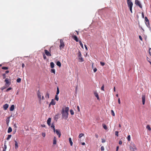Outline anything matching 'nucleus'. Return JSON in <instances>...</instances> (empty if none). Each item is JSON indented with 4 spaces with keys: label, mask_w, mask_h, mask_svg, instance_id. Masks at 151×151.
<instances>
[{
    "label": "nucleus",
    "mask_w": 151,
    "mask_h": 151,
    "mask_svg": "<svg viewBox=\"0 0 151 151\" xmlns=\"http://www.w3.org/2000/svg\"><path fill=\"white\" fill-rule=\"evenodd\" d=\"M69 108L68 107H66L65 109L63 108L61 113L62 115L63 118L66 120L68 117Z\"/></svg>",
    "instance_id": "obj_1"
},
{
    "label": "nucleus",
    "mask_w": 151,
    "mask_h": 151,
    "mask_svg": "<svg viewBox=\"0 0 151 151\" xmlns=\"http://www.w3.org/2000/svg\"><path fill=\"white\" fill-rule=\"evenodd\" d=\"M127 3L128 6L129 8L130 11L131 13H132V7L133 5L132 2V1H131L129 2H127Z\"/></svg>",
    "instance_id": "obj_2"
},
{
    "label": "nucleus",
    "mask_w": 151,
    "mask_h": 151,
    "mask_svg": "<svg viewBox=\"0 0 151 151\" xmlns=\"http://www.w3.org/2000/svg\"><path fill=\"white\" fill-rule=\"evenodd\" d=\"M60 50H61L65 46V45L63 41V40L61 39L60 40Z\"/></svg>",
    "instance_id": "obj_3"
},
{
    "label": "nucleus",
    "mask_w": 151,
    "mask_h": 151,
    "mask_svg": "<svg viewBox=\"0 0 151 151\" xmlns=\"http://www.w3.org/2000/svg\"><path fill=\"white\" fill-rule=\"evenodd\" d=\"M130 149L131 151H134L136 150L135 145L134 144H131L130 146Z\"/></svg>",
    "instance_id": "obj_4"
},
{
    "label": "nucleus",
    "mask_w": 151,
    "mask_h": 151,
    "mask_svg": "<svg viewBox=\"0 0 151 151\" xmlns=\"http://www.w3.org/2000/svg\"><path fill=\"white\" fill-rule=\"evenodd\" d=\"M135 4L137 6H138L140 8H142V6L140 2L138 0H135Z\"/></svg>",
    "instance_id": "obj_5"
},
{
    "label": "nucleus",
    "mask_w": 151,
    "mask_h": 151,
    "mask_svg": "<svg viewBox=\"0 0 151 151\" xmlns=\"http://www.w3.org/2000/svg\"><path fill=\"white\" fill-rule=\"evenodd\" d=\"M145 23H146V25L148 27H150V24L149 23V21L148 19H147V17H145Z\"/></svg>",
    "instance_id": "obj_6"
},
{
    "label": "nucleus",
    "mask_w": 151,
    "mask_h": 151,
    "mask_svg": "<svg viewBox=\"0 0 151 151\" xmlns=\"http://www.w3.org/2000/svg\"><path fill=\"white\" fill-rule=\"evenodd\" d=\"M78 57L79 61L81 62H83L84 61L83 59L81 57V54L80 51H79L78 53Z\"/></svg>",
    "instance_id": "obj_7"
},
{
    "label": "nucleus",
    "mask_w": 151,
    "mask_h": 151,
    "mask_svg": "<svg viewBox=\"0 0 151 151\" xmlns=\"http://www.w3.org/2000/svg\"><path fill=\"white\" fill-rule=\"evenodd\" d=\"M45 54L46 55L48 56H51V55L50 53V52L48 51L47 50H44Z\"/></svg>",
    "instance_id": "obj_8"
},
{
    "label": "nucleus",
    "mask_w": 151,
    "mask_h": 151,
    "mask_svg": "<svg viewBox=\"0 0 151 151\" xmlns=\"http://www.w3.org/2000/svg\"><path fill=\"white\" fill-rule=\"evenodd\" d=\"M55 132H56V134L58 136V137L60 138L61 135L60 131L58 129H56L55 130Z\"/></svg>",
    "instance_id": "obj_9"
},
{
    "label": "nucleus",
    "mask_w": 151,
    "mask_h": 151,
    "mask_svg": "<svg viewBox=\"0 0 151 151\" xmlns=\"http://www.w3.org/2000/svg\"><path fill=\"white\" fill-rule=\"evenodd\" d=\"M5 82H6V85H8L7 87L9 86L10 85V82L9 81L8 79L6 78L5 80Z\"/></svg>",
    "instance_id": "obj_10"
},
{
    "label": "nucleus",
    "mask_w": 151,
    "mask_h": 151,
    "mask_svg": "<svg viewBox=\"0 0 151 151\" xmlns=\"http://www.w3.org/2000/svg\"><path fill=\"white\" fill-rule=\"evenodd\" d=\"M142 104L143 105H144L145 104V95H143L142 96Z\"/></svg>",
    "instance_id": "obj_11"
},
{
    "label": "nucleus",
    "mask_w": 151,
    "mask_h": 151,
    "mask_svg": "<svg viewBox=\"0 0 151 151\" xmlns=\"http://www.w3.org/2000/svg\"><path fill=\"white\" fill-rule=\"evenodd\" d=\"M37 96L38 98L39 99L40 101L41 100V95L39 90H38L37 92Z\"/></svg>",
    "instance_id": "obj_12"
},
{
    "label": "nucleus",
    "mask_w": 151,
    "mask_h": 151,
    "mask_svg": "<svg viewBox=\"0 0 151 151\" xmlns=\"http://www.w3.org/2000/svg\"><path fill=\"white\" fill-rule=\"evenodd\" d=\"M9 107V105L7 104H6L4 105L3 106V108L4 110H6Z\"/></svg>",
    "instance_id": "obj_13"
},
{
    "label": "nucleus",
    "mask_w": 151,
    "mask_h": 151,
    "mask_svg": "<svg viewBox=\"0 0 151 151\" xmlns=\"http://www.w3.org/2000/svg\"><path fill=\"white\" fill-rule=\"evenodd\" d=\"M6 148L7 147L6 145V141H5V142L4 144V147H3V150L2 151H6Z\"/></svg>",
    "instance_id": "obj_14"
},
{
    "label": "nucleus",
    "mask_w": 151,
    "mask_h": 151,
    "mask_svg": "<svg viewBox=\"0 0 151 151\" xmlns=\"http://www.w3.org/2000/svg\"><path fill=\"white\" fill-rule=\"evenodd\" d=\"M51 67V69L50 70V72L51 73H54V74H55V69L53 68L54 67Z\"/></svg>",
    "instance_id": "obj_15"
},
{
    "label": "nucleus",
    "mask_w": 151,
    "mask_h": 151,
    "mask_svg": "<svg viewBox=\"0 0 151 151\" xmlns=\"http://www.w3.org/2000/svg\"><path fill=\"white\" fill-rule=\"evenodd\" d=\"M51 122V118H48L47 121V123L48 125L50 126V122Z\"/></svg>",
    "instance_id": "obj_16"
},
{
    "label": "nucleus",
    "mask_w": 151,
    "mask_h": 151,
    "mask_svg": "<svg viewBox=\"0 0 151 151\" xmlns=\"http://www.w3.org/2000/svg\"><path fill=\"white\" fill-rule=\"evenodd\" d=\"M57 143V138L55 137H54L53 140V144L56 145Z\"/></svg>",
    "instance_id": "obj_17"
},
{
    "label": "nucleus",
    "mask_w": 151,
    "mask_h": 151,
    "mask_svg": "<svg viewBox=\"0 0 151 151\" xmlns=\"http://www.w3.org/2000/svg\"><path fill=\"white\" fill-rule=\"evenodd\" d=\"M72 38L74 39L76 42H78V40L77 37L76 35H73L72 36Z\"/></svg>",
    "instance_id": "obj_18"
},
{
    "label": "nucleus",
    "mask_w": 151,
    "mask_h": 151,
    "mask_svg": "<svg viewBox=\"0 0 151 151\" xmlns=\"http://www.w3.org/2000/svg\"><path fill=\"white\" fill-rule=\"evenodd\" d=\"M55 102L53 99H52L51 102H50V104L52 105H55Z\"/></svg>",
    "instance_id": "obj_19"
},
{
    "label": "nucleus",
    "mask_w": 151,
    "mask_h": 151,
    "mask_svg": "<svg viewBox=\"0 0 151 151\" xmlns=\"http://www.w3.org/2000/svg\"><path fill=\"white\" fill-rule=\"evenodd\" d=\"M10 117H8L6 120V124H7V126L9 125V119L10 118Z\"/></svg>",
    "instance_id": "obj_20"
},
{
    "label": "nucleus",
    "mask_w": 151,
    "mask_h": 151,
    "mask_svg": "<svg viewBox=\"0 0 151 151\" xmlns=\"http://www.w3.org/2000/svg\"><path fill=\"white\" fill-rule=\"evenodd\" d=\"M14 109V105H12L10 108V111H13Z\"/></svg>",
    "instance_id": "obj_21"
},
{
    "label": "nucleus",
    "mask_w": 151,
    "mask_h": 151,
    "mask_svg": "<svg viewBox=\"0 0 151 151\" xmlns=\"http://www.w3.org/2000/svg\"><path fill=\"white\" fill-rule=\"evenodd\" d=\"M94 94L95 96L97 98V99L98 100H99V95H98V93L96 92H95L94 93Z\"/></svg>",
    "instance_id": "obj_22"
},
{
    "label": "nucleus",
    "mask_w": 151,
    "mask_h": 151,
    "mask_svg": "<svg viewBox=\"0 0 151 151\" xmlns=\"http://www.w3.org/2000/svg\"><path fill=\"white\" fill-rule=\"evenodd\" d=\"M69 141L70 145L72 146L73 145V143L72 141L71 138H69Z\"/></svg>",
    "instance_id": "obj_23"
},
{
    "label": "nucleus",
    "mask_w": 151,
    "mask_h": 151,
    "mask_svg": "<svg viewBox=\"0 0 151 151\" xmlns=\"http://www.w3.org/2000/svg\"><path fill=\"white\" fill-rule=\"evenodd\" d=\"M12 131V128L11 127H9L8 130V133H9L11 132Z\"/></svg>",
    "instance_id": "obj_24"
},
{
    "label": "nucleus",
    "mask_w": 151,
    "mask_h": 151,
    "mask_svg": "<svg viewBox=\"0 0 151 151\" xmlns=\"http://www.w3.org/2000/svg\"><path fill=\"white\" fill-rule=\"evenodd\" d=\"M45 97L46 98H49V94L48 92H46Z\"/></svg>",
    "instance_id": "obj_25"
},
{
    "label": "nucleus",
    "mask_w": 151,
    "mask_h": 151,
    "mask_svg": "<svg viewBox=\"0 0 151 151\" xmlns=\"http://www.w3.org/2000/svg\"><path fill=\"white\" fill-rule=\"evenodd\" d=\"M15 142V148L16 149H17L18 148V143L16 141H14Z\"/></svg>",
    "instance_id": "obj_26"
},
{
    "label": "nucleus",
    "mask_w": 151,
    "mask_h": 151,
    "mask_svg": "<svg viewBox=\"0 0 151 151\" xmlns=\"http://www.w3.org/2000/svg\"><path fill=\"white\" fill-rule=\"evenodd\" d=\"M55 125H54V124H52L51 126V127L53 128V129L54 132H55Z\"/></svg>",
    "instance_id": "obj_27"
},
{
    "label": "nucleus",
    "mask_w": 151,
    "mask_h": 151,
    "mask_svg": "<svg viewBox=\"0 0 151 151\" xmlns=\"http://www.w3.org/2000/svg\"><path fill=\"white\" fill-rule=\"evenodd\" d=\"M146 128L149 131H150L151 130V128L150 127V126L149 125H147L146 126Z\"/></svg>",
    "instance_id": "obj_28"
},
{
    "label": "nucleus",
    "mask_w": 151,
    "mask_h": 151,
    "mask_svg": "<svg viewBox=\"0 0 151 151\" xmlns=\"http://www.w3.org/2000/svg\"><path fill=\"white\" fill-rule=\"evenodd\" d=\"M19 59V58H14L12 60L13 62H15L16 61L18 60Z\"/></svg>",
    "instance_id": "obj_29"
},
{
    "label": "nucleus",
    "mask_w": 151,
    "mask_h": 151,
    "mask_svg": "<svg viewBox=\"0 0 151 151\" xmlns=\"http://www.w3.org/2000/svg\"><path fill=\"white\" fill-rule=\"evenodd\" d=\"M56 65L58 66H61V63L60 61H58L56 63Z\"/></svg>",
    "instance_id": "obj_30"
},
{
    "label": "nucleus",
    "mask_w": 151,
    "mask_h": 151,
    "mask_svg": "<svg viewBox=\"0 0 151 151\" xmlns=\"http://www.w3.org/2000/svg\"><path fill=\"white\" fill-rule=\"evenodd\" d=\"M59 93V90L58 87L57 88L56 95H58Z\"/></svg>",
    "instance_id": "obj_31"
},
{
    "label": "nucleus",
    "mask_w": 151,
    "mask_h": 151,
    "mask_svg": "<svg viewBox=\"0 0 151 151\" xmlns=\"http://www.w3.org/2000/svg\"><path fill=\"white\" fill-rule=\"evenodd\" d=\"M70 111L71 115H73L74 114V111L72 109H70Z\"/></svg>",
    "instance_id": "obj_32"
},
{
    "label": "nucleus",
    "mask_w": 151,
    "mask_h": 151,
    "mask_svg": "<svg viewBox=\"0 0 151 151\" xmlns=\"http://www.w3.org/2000/svg\"><path fill=\"white\" fill-rule=\"evenodd\" d=\"M12 137V135H8V137L6 138V139L7 140H9Z\"/></svg>",
    "instance_id": "obj_33"
},
{
    "label": "nucleus",
    "mask_w": 151,
    "mask_h": 151,
    "mask_svg": "<svg viewBox=\"0 0 151 151\" xmlns=\"http://www.w3.org/2000/svg\"><path fill=\"white\" fill-rule=\"evenodd\" d=\"M21 79L20 78H18L17 80V81L18 83H20L21 82Z\"/></svg>",
    "instance_id": "obj_34"
},
{
    "label": "nucleus",
    "mask_w": 151,
    "mask_h": 151,
    "mask_svg": "<svg viewBox=\"0 0 151 151\" xmlns=\"http://www.w3.org/2000/svg\"><path fill=\"white\" fill-rule=\"evenodd\" d=\"M55 99L57 101H58L59 100V98L58 96V95H56L55 96Z\"/></svg>",
    "instance_id": "obj_35"
},
{
    "label": "nucleus",
    "mask_w": 151,
    "mask_h": 151,
    "mask_svg": "<svg viewBox=\"0 0 151 151\" xmlns=\"http://www.w3.org/2000/svg\"><path fill=\"white\" fill-rule=\"evenodd\" d=\"M103 128L105 129L106 130L107 129V127L106 126L105 124H103Z\"/></svg>",
    "instance_id": "obj_36"
},
{
    "label": "nucleus",
    "mask_w": 151,
    "mask_h": 151,
    "mask_svg": "<svg viewBox=\"0 0 151 151\" xmlns=\"http://www.w3.org/2000/svg\"><path fill=\"white\" fill-rule=\"evenodd\" d=\"M79 44H80V45H81V47L83 48V44L82 43L81 41H79Z\"/></svg>",
    "instance_id": "obj_37"
},
{
    "label": "nucleus",
    "mask_w": 151,
    "mask_h": 151,
    "mask_svg": "<svg viewBox=\"0 0 151 151\" xmlns=\"http://www.w3.org/2000/svg\"><path fill=\"white\" fill-rule=\"evenodd\" d=\"M84 135V134L83 133H81L79 135V137L81 138L82 136Z\"/></svg>",
    "instance_id": "obj_38"
},
{
    "label": "nucleus",
    "mask_w": 151,
    "mask_h": 151,
    "mask_svg": "<svg viewBox=\"0 0 151 151\" xmlns=\"http://www.w3.org/2000/svg\"><path fill=\"white\" fill-rule=\"evenodd\" d=\"M127 139L128 141H130V135H129L127 137Z\"/></svg>",
    "instance_id": "obj_39"
},
{
    "label": "nucleus",
    "mask_w": 151,
    "mask_h": 151,
    "mask_svg": "<svg viewBox=\"0 0 151 151\" xmlns=\"http://www.w3.org/2000/svg\"><path fill=\"white\" fill-rule=\"evenodd\" d=\"M14 128H15V132H16V128H17V126L16 124H14Z\"/></svg>",
    "instance_id": "obj_40"
},
{
    "label": "nucleus",
    "mask_w": 151,
    "mask_h": 151,
    "mask_svg": "<svg viewBox=\"0 0 151 151\" xmlns=\"http://www.w3.org/2000/svg\"><path fill=\"white\" fill-rule=\"evenodd\" d=\"M111 112L112 115L113 116H115V114L114 113V111L113 110H111Z\"/></svg>",
    "instance_id": "obj_41"
},
{
    "label": "nucleus",
    "mask_w": 151,
    "mask_h": 151,
    "mask_svg": "<svg viewBox=\"0 0 151 151\" xmlns=\"http://www.w3.org/2000/svg\"><path fill=\"white\" fill-rule=\"evenodd\" d=\"M118 133L119 132L118 131H116L115 132V135H116V136L118 137Z\"/></svg>",
    "instance_id": "obj_42"
},
{
    "label": "nucleus",
    "mask_w": 151,
    "mask_h": 151,
    "mask_svg": "<svg viewBox=\"0 0 151 151\" xmlns=\"http://www.w3.org/2000/svg\"><path fill=\"white\" fill-rule=\"evenodd\" d=\"M42 55H43V58L45 60L46 59H47V57L45 55L44 53H43Z\"/></svg>",
    "instance_id": "obj_43"
},
{
    "label": "nucleus",
    "mask_w": 151,
    "mask_h": 151,
    "mask_svg": "<svg viewBox=\"0 0 151 151\" xmlns=\"http://www.w3.org/2000/svg\"><path fill=\"white\" fill-rule=\"evenodd\" d=\"M12 88H11V87H9V88H7L6 90V92H8L9 90H11V89H12Z\"/></svg>",
    "instance_id": "obj_44"
},
{
    "label": "nucleus",
    "mask_w": 151,
    "mask_h": 151,
    "mask_svg": "<svg viewBox=\"0 0 151 151\" xmlns=\"http://www.w3.org/2000/svg\"><path fill=\"white\" fill-rule=\"evenodd\" d=\"M2 68L3 69L6 70L8 69V68L7 67H2Z\"/></svg>",
    "instance_id": "obj_45"
},
{
    "label": "nucleus",
    "mask_w": 151,
    "mask_h": 151,
    "mask_svg": "<svg viewBox=\"0 0 151 151\" xmlns=\"http://www.w3.org/2000/svg\"><path fill=\"white\" fill-rule=\"evenodd\" d=\"M104 85H103L102 86H101V90L102 91H104Z\"/></svg>",
    "instance_id": "obj_46"
},
{
    "label": "nucleus",
    "mask_w": 151,
    "mask_h": 151,
    "mask_svg": "<svg viewBox=\"0 0 151 151\" xmlns=\"http://www.w3.org/2000/svg\"><path fill=\"white\" fill-rule=\"evenodd\" d=\"M149 54L151 56V48H150L149 50Z\"/></svg>",
    "instance_id": "obj_47"
},
{
    "label": "nucleus",
    "mask_w": 151,
    "mask_h": 151,
    "mask_svg": "<svg viewBox=\"0 0 151 151\" xmlns=\"http://www.w3.org/2000/svg\"><path fill=\"white\" fill-rule=\"evenodd\" d=\"M104 148L103 146H102L101 147V150L102 151H103L104 150Z\"/></svg>",
    "instance_id": "obj_48"
},
{
    "label": "nucleus",
    "mask_w": 151,
    "mask_h": 151,
    "mask_svg": "<svg viewBox=\"0 0 151 151\" xmlns=\"http://www.w3.org/2000/svg\"><path fill=\"white\" fill-rule=\"evenodd\" d=\"M42 135L43 137H45L46 135L45 133H42Z\"/></svg>",
    "instance_id": "obj_49"
},
{
    "label": "nucleus",
    "mask_w": 151,
    "mask_h": 151,
    "mask_svg": "<svg viewBox=\"0 0 151 151\" xmlns=\"http://www.w3.org/2000/svg\"><path fill=\"white\" fill-rule=\"evenodd\" d=\"M50 66H54V64L53 62H51L50 64Z\"/></svg>",
    "instance_id": "obj_50"
},
{
    "label": "nucleus",
    "mask_w": 151,
    "mask_h": 151,
    "mask_svg": "<svg viewBox=\"0 0 151 151\" xmlns=\"http://www.w3.org/2000/svg\"><path fill=\"white\" fill-rule=\"evenodd\" d=\"M100 64L102 66H104L105 65V63L104 62H101Z\"/></svg>",
    "instance_id": "obj_51"
},
{
    "label": "nucleus",
    "mask_w": 151,
    "mask_h": 151,
    "mask_svg": "<svg viewBox=\"0 0 151 151\" xmlns=\"http://www.w3.org/2000/svg\"><path fill=\"white\" fill-rule=\"evenodd\" d=\"M59 116V114H57L55 116V118L58 119Z\"/></svg>",
    "instance_id": "obj_52"
},
{
    "label": "nucleus",
    "mask_w": 151,
    "mask_h": 151,
    "mask_svg": "<svg viewBox=\"0 0 151 151\" xmlns=\"http://www.w3.org/2000/svg\"><path fill=\"white\" fill-rule=\"evenodd\" d=\"M6 88V87H5V86H3V87H2L1 88V89L2 91L4 89H5Z\"/></svg>",
    "instance_id": "obj_53"
},
{
    "label": "nucleus",
    "mask_w": 151,
    "mask_h": 151,
    "mask_svg": "<svg viewBox=\"0 0 151 151\" xmlns=\"http://www.w3.org/2000/svg\"><path fill=\"white\" fill-rule=\"evenodd\" d=\"M77 109H78V112L80 111V109L79 106H78L77 107Z\"/></svg>",
    "instance_id": "obj_54"
},
{
    "label": "nucleus",
    "mask_w": 151,
    "mask_h": 151,
    "mask_svg": "<svg viewBox=\"0 0 151 151\" xmlns=\"http://www.w3.org/2000/svg\"><path fill=\"white\" fill-rule=\"evenodd\" d=\"M97 70V69L96 68H95L93 69V71L94 72H96Z\"/></svg>",
    "instance_id": "obj_55"
},
{
    "label": "nucleus",
    "mask_w": 151,
    "mask_h": 151,
    "mask_svg": "<svg viewBox=\"0 0 151 151\" xmlns=\"http://www.w3.org/2000/svg\"><path fill=\"white\" fill-rule=\"evenodd\" d=\"M84 46H85V49L86 50H88V48H87V47L86 46V45H84Z\"/></svg>",
    "instance_id": "obj_56"
},
{
    "label": "nucleus",
    "mask_w": 151,
    "mask_h": 151,
    "mask_svg": "<svg viewBox=\"0 0 151 151\" xmlns=\"http://www.w3.org/2000/svg\"><path fill=\"white\" fill-rule=\"evenodd\" d=\"M119 145H122V141L121 140H119Z\"/></svg>",
    "instance_id": "obj_57"
},
{
    "label": "nucleus",
    "mask_w": 151,
    "mask_h": 151,
    "mask_svg": "<svg viewBox=\"0 0 151 151\" xmlns=\"http://www.w3.org/2000/svg\"><path fill=\"white\" fill-rule=\"evenodd\" d=\"M139 38L141 41L142 40V37L140 35L139 36Z\"/></svg>",
    "instance_id": "obj_58"
},
{
    "label": "nucleus",
    "mask_w": 151,
    "mask_h": 151,
    "mask_svg": "<svg viewBox=\"0 0 151 151\" xmlns=\"http://www.w3.org/2000/svg\"><path fill=\"white\" fill-rule=\"evenodd\" d=\"M95 137L97 138H98L99 136L98 134H95Z\"/></svg>",
    "instance_id": "obj_59"
},
{
    "label": "nucleus",
    "mask_w": 151,
    "mask_h": 151,
    "mask_svg": "<svg viewBox=\"0 0 151 151\" xmlns=\"http://www.w3.org/2000/svg\"><path fill=\"white\" fill-rule=\"evenodd\" d=\"M20 64H22V66H24L25 65L24 63H22V62H20Z\"/></svg>",
    "instance_id": "obj_60"
},
{
    "label": "nucleus",
    "mask_w": 151,
    "mask_h": 151,
    "mask_svg": "<svg viewBox=\"0 0 151 151\" xmlns=\"http://www.w3.org/2000/svg\"><path fill=\"white\" fill-rule=\"evenodd\" d=\"M118 103L119 104H120V98H119L118 100Z\"/></svg>",
    "instance_id": "obj_61"
},
{
    "label": "nucleus",
    "mask_w": 151,
    "mask_h": 151,
    "mask_svg": "<svg viewBox=\"0 0 151 151\" xmlns=\"http://www.w3.org/2000/svg\"><path fill=\"white\" fill-rule=\"evenodd\" d=\"M142 17L144 18V13L143 12H142Z\"/></svg>",
    "instance_id": "obj_62"
},
{
    "label": "nucleus",
    "mask_w": 151,
    "mask_h": 151,
    "mask_svg": "<svg viewBox=\"0 0 151 151\" xmlns=\"http://www.w3.org/2000/svg\"><path fill=\"white\" fill-rule=\"evenodd\" d=\"M3 76L4 77V78H6L5 74H3Z\"/></svg>",
    "instance_id": "obj_63"
},
{
    "label": "nucleus",
    "mask_w": 151,
    "mask_h": 151,
    "mask_svg": "<svg viewBox=\"0 0 151 151\" xmlns=\"http://www.w3.org/2000/svg\"><path fill=\"white\" fill-rule=\"evenodd\" d=\"M119 147L118 146H117L116 147V151H117L119 149Z\"/></svg>",
    "instance_id": "obj_64"
}]
</instances>
